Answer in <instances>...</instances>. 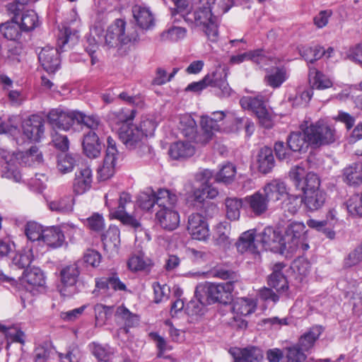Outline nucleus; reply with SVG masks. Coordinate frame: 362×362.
Listing matches in <instances>:
<instances>
[{"mask_svg":"<svg viewBox=\"0 0 362 362\" xmlns=\"http://www.w3.org/2000/svg\"><path fill=\"white\" fill-rule=\"evenodd\" d=\"M286 194V185L279 180H274L267 183L261 189L244 199L245 207L255 216L265 214L270 202H276Z\"/></svg>","mask_w":362,"mask_h":362,"instance_id":"obj_1","label":"nucleus"},{"mask_svg":"<svg viewBox=\"0 0 362 362\" xmlns=\"http://www.w3.org/2000/svg\"><path fill=\"white\" fill-rule=\"evenodd\" d=\"M200 3L202 6L182 13V17L189 25L200 28L209 40L216 42L218 37V18L213 12L214 8L211 2Z\"/></svg>","mask_w":362,"mask_h":362,"instance_id":"obj_2","label":"nucleus"},{"mask_svg":"<svg viewBox=\"0 0 362 362\" xmlns=\"http://www.w3.org/2000/svg\"><path fill=\"white\" fill-rule=\"evenodd\" d=\"M233 289L234 281H232L221 284L206 281L197 286L195 297L202 306L215 303L227 304L231 300Z\"/></svg>","mask_w":362,"mask_h":362,"instance_id":"obj_3","label":"nucleus"},{"mask_svg":"<svg viewBox=\"0 0 362 362\" xmlns=\"http://www.w3.org/2000/svg\"><path fill=\"white\" fill-rule=\"evenodd\" d=\"M115 192L109 191L105 196V204L108 207L110 214L119 220L124 225L129 226L135 229L141 227L139 221L127 209L134 208L132 196L129 193L122 192L119 194L117 202L115 199Z\"/></svg>","mask_w":362,"mask_h":362,"instance_id":"obj_4","label":"nucleus"},{"mask_svg":"<svg viewBox=\"0 0 362 362\" xmlns=\"http://www.w3.org/2000/svg\"><path fill=\"white\" fill-rule=\"evenodd\" d=\"M9 160H6L2 165V177L18 182L21 180V173L18 169L17 160L28 165H35L41 163L43 160L42 152L36 146H31L25 151L18 153L16 156H11Z\"/></svg>","mask_w":362,"mask_h":362,"instance_id":"obj_5","label":"nucleus"},{"mask_svg":"<svg viewBox=\"0 0 362 362\" xmlns=\"http://www.w3.org/2000/svg\"><path fill=\"white\" fill-rule=\"evenodd\" d=\"M76 33L72 35L70 28L64 27L58 36V48L49 46L43 47L38 54V59L43 69L48 73H54L59 67V52H63L64 46L69 42Z\"/></svg>","mask_w":362,"mask_h":362,"instance_id":"obj_6","label":"nucleus"},{"mask_svg":"<svg viewBox=\"0 0 362 362\" xmlns=\"http://www.w3.org/2000/svg\"><path fill=\"white\" fill-rule=\"evenodd\" d=\"M155 129V124L150 120L142 122L140 128L132 123H126L119 127L118 135L127 148L134 149L141 146L144 137L153 135Z\"/></svg>","mask_w":362,"mask_h":362,"instance_id":"obj_7","label":"nucleus"},{"mask_svg":"<svg viewBox=\"0 0 362 362\" xmlns=\"http://www.w3.org/2000/svg\"><path fill=\"white\" fill-rule=\"evenodd\" d=\"M103 38L105 45L108 47H117L120 45L136 42L139 35L134 28H127L124 20L116 19L108 26Z\"/></svg>","mask_w":362,"mask_h":362,"instance_id":"obj_8","label":"nucleus"},{"mask_svg":"<svg viewBox=\"0 0 362 362\" xmlns=\"http://www.w3.org/2000/svg\"><path fill=\"white\" fill-rule=\"evenodd\" d=\"M305 134L308 144L314 146L330 144L337 138L334 128L323 121H317L307 126Z\"/></svg>","mask_w":362,"mask_h":362,"instance_id":"obj_9","label":"nucleus"},{"mask_svg":"<svg viewBox=\"0 0 362 362\" xmlns=\"http://www.w3.org/2000/svg\"><path fill=\"white\" fill-rule=\"evenodd\" d=\"M305 226L302 222L294 221L286 228L285 235L283 238L284 250L290 252H294L298 249L303 251L309 248L306 240Z\"/></svg>","mask_w":362,"mask_h":362,"instance_id":"obj_10","label":"nucleus"},{"mask_svg":"<svg viewBox=\"0 0 362 362\" xmlns=\"http://www.w3.org/2000/svg\"><path fill=\"white\" fill-rule=\"evenodd\" d=\"M178 198L176 194L168 189H160L157 192L148 189L141 192L138 197V204L143 209L150 211L155 205L158 209L163 204H175L177 202Z\"/></svg>","mask_w":362,"mask_h":362,"instance_id":"obj_11","label":"nucleus"},{"mask_svg":"<svg viewBox=\"0 0 362 362\" xmlns=\"http://www.w3.org/2000/svg\"><path fill=\"white\" fill-rule=\"evenodd\" d=\"M80 260L64 264L59 270L58 290L64 296H71L76 293V283L80 275Z\"/></svg>","mask_w":362,"mask_h":362,"instance_id":"obj_12","label":"nucleus"},{"mask_svg":"<svg viewBox=\"0 0 362 362\" xmlns=\"http://www.w3.org/2000/svg\"><path fill=\"white\" fill-rule=\"evenodd\" d=\"M226 73L220 69H216L211 74L206 75L204 78L197 82H193L187 86V90L199 92L207 86L218 88L223 97L230 95L231 88L226 81Z\"/></svg>","mask_w":362,"mask_h":362,"instance_id":"obj_13","label":"nucleus"},{"mask_svg":"<svg viewBox=\"0 0 362 362\" xmlns=\"http://www.w3.org/2000/svg\"><path fill=\"white\" fill-rule=\"evenodd\" d=\"M256 308L257 302L254 298H240L234 300L232 305V326L238 329H245L247 327V322L244 317L252 314Z\"/></svg>","mask_w":362,"mask_h":362,"instance_id":"obj_14","label":"nucleus"},{"mask_svg":"<svg viewBox=\"0 0 362 362\" xmlns=\"http://www.w3.org/2000/svg\"><path fill=\"white\" fill-rule=\"evenodd\" d=\"M119 153L115 141L110 136L107 139V149L103 165L98 168V178L105 181L112 177L116 171Z\"/></svg>","mask_w":362,"mask_h":362,"instance_id":"obj_15","label":"nucleus"},{"mask_svg":"<svg viewBox=\"0 0 362 362\" xmlns=\"http://www.w3.org/2000/svg\"><path fill=\"white\" fill-rule=\"evenodd\" d=\"M28 0H16V4H10L8 11L14 14L11 21H7L0 25V31L4 37L10 41L18 40L23 30L20 24L17 21L18 16L24 4H27Z\"/></svg>","mask_w":362,"mask_h":362,"instance_id":"obj_16","label":"nucleus"},{"mask_svg":"<svg viewBox=\"0 0 362 362\" xmlns=\"http://www.w3.org/2000/svg\"><path fill=\"white\" fill-rule=\"evenodd\" d=\"M77 112L60 107L52 109L47 115V119L53 128L68 131L76 123Z\"/></svg>","mask_w":362,"mask_h":362,"instance_id":"obj_17","label":"nucleus"},{"mask_svg":"<svg viewBox=\"0 0 362 362\" xmlns=\"http://www.w3.org/2000/svg\"><path fill=\"white\" fill-rule=\"evenodd\" d=\"M175 204H163L160 206L156 213V219L158 224L165 230H173L176 229L180 224V214L175 209Z\"/></svg>","mask_w":362,"mask_h":362,"instance_id":"obj_18","label":"nucleus"},{"mask_svg":"<svg viewBox=\"0 0 362 362\" xmlns=\"http://www.w3.org/2000/svg\"><path fill=\"white\" fill-rule=\"evenodd\" d=\"M23 136L30 141L38 142L44 135V120L37 115H33L22 122Z\"/></svg>","mask_w":362,"mask_h":362,"instance_id":"obj_19","label":"nucleus"},{"mask_svg":"<svg viewBox=\"0 0 362 362\" xmlns=\"http://www.w3.org/2000/svg\"><path fill=\"white\" fill-rule=\"evenodd\" d=\"M187 230L193 239L198 240H205L209 236L208 223L205 218L199 213L189 216Z\"/></svg>","mask_w":362,"mask_h":362,"instance_id":"obj_20","label":"nucleus"},{"mask_svg":"<svg viewBox=\"0 0 362 362\" xmlns=\"http://www.w3.org/2000/svg\"><path fill=\"white\" fill-rule=\"evenodd\" d=\"M115 320L116 323L121 325L120 331L127 333L129 328L136 326L139 322V316L132 313L124 305L116 308L115 310Z\"/></svg>","mask_w":362,"mask_h":362,"instance_id":"obj_21","label":"nucleus"},{"mask_svg":"<svg viewBox=\"0 0 362 362\" xmlns=\"http://www.w3.org/2000/svg\"><path fill=\"white\" fill-rule=\"evenodd\" d=\"M284 267V263L274 264L272 268L273 272L268 277L269 286L274 288L279 294L285 293L288 289L287 279L281 272Z\"/></svg>","mask_w":362,"mask_h":362,"instance_id":"obj_22","label":"nucleus"},{"mask_svg":"<svg viewBox=\"0 0 362 362\" xmlns=\"http://www.w3.org/2000/svg\"><path fill=\"white\" fill-rule=\"evenodd\" d=\"M256 241L261 244L262 249L265 250L277 248L276 244L284 248L283 238L272 227H266L257 235Z\"/></svg>","mask_w":362,"mask_h":362,"instance_id":"obj_23","label":"nucleus"},{"mask_svg":"<svg viewBox=\"0 0 362 362\" xmlns=\"http://www.w3.org/2000/svg\"><path fill=\"white\" fill-rule=\"evenodd\" d=\"M132 13L137 25L142 30L152 29L155 25L153 14L148 7L135 5Z\"/></svg>","mask_w":362,"mask_h":362,"instance_id":"obj_24","label":"nucleus"},{"mask_svg":"<svg viewBox=\"0 0 362 362\" xmlns=\"http://www.w3.org/2000/svg\"><path fill=\"white\" fill-rule=\"evenodd\" d=\"M92 171L85 167L76 171L74 181V192L77 194H83L88 191L92 184Z\"/></svg>","mask_w":362,"mask_h":362,"instance_id":"obj_25","label":"nucleus"},{"mask_svg":"<svg viewBox=\"0 0 362 362\" xmlns=\"http://www.w3.org/2000/svg\"><path fill=\"white\" fill-rule=\"evenodd\" d=\"M235 362H262L264 358L262 351L256 346L236 349L230 353Z\"/></svg>","mask_w":362,"mask_h":362,"instance_id":"obj_26","label":"nucleus"},{"mask_svg":"<svg viewBox=\"0 0 362 362\" xmlns=\"http://www.w3.org/2000/svg\"><path fill=\"white\" fill-rule=\"evenodd\" d=\"M95 132L87 133L83 140V149L85 154L90 158L99 156L102 146L100 142V136Z\"/></svg>","mask_w":362,"mask_h":362,"instance_id":"obj_27","label":"nucleus"},{"mask_svg":"<svg viewBox=\"0 0 362 362\" xmlns=\"http://www.w3.org/2000/svg\"><path fill=\"white\" fill-rule=\"evenodd\" d=\"M42 242L52 248L62 247L65 242V237L60 226H52L44 229Z\"/></svg>","mask_w":362,"mask_h":362,"instance_id":"obj_28","label":"nucleus"},{"mask_svg":"<svg viewBox=\"0 0 362 362\" xmlns=\"http://www.w3.org/2000/svg\"><path fill=\"white\" fill-rule=\"evenodd\" d=\"M302 198L305 208L310 211H315L324 206L326 201V193L321 189H317L305 192Z\"/></svg>","mask_w":362,"mask_h":362,"instance_id":"obj_29","label":"nucleus"},{"mask_svg":"<svg viewBox=\"0 0 362 362\" xmlns=\"http://www.w3.org/2000/svg\"><path fill=\"white\" fill-rule=\"evenodd\" d=\"M201 125L203 132L199 136L198 141L202 144L209 142L212 139L214 132L221 129V124L207 115L202 117Z\"/></svg>","mask_w":362,"mask_h":362,"instance_id":"obj_30","label":"nucleus"},{"mask_svg":"<svg viewBox=\"0 0 362 362\" xmlns=\"http://www.w3.org/2000/svg\"><path fill=\"white\" fill-rule=\"evenodd\" d=\"M257 168L259 172L267 174L274 168L275 160L271 148L264 146L262 148L257 156Z\"/></svg>","mask_w":362,"mask_h":362,"instance_id":"obj_31","label":"nucleus"},{"mask_svg":"<svg viewBox=\"0 0 362 362\" xmlns=\"http://www.w3.org/2000/svg\"><path fill=\"white\" fill-rule=\"evenodd\" d=\"M322 332L323 328L322 326L312 327L299 338L298 346L305 351H309L313 348Z\"/></svg>","mask_w":362,"mask_h":362,"instance_id":"obj_32","label":"nucleus"},{"mask_svg":"<svg viewBox=\"0 0 362 362\" xmlns=\"http://www.w3.org/2000/svg\"><path fill=\"white\" fill-rule=\"evenodd\" d=\"M76 124H83L90 129V132H95L98 135L103 132V124L100 117L96 115H86L83 112H77Z\"/></svg>","mask_w":362,"mask_h":362,"instance_id":"obj_33","label":"nucleus"},{"mask_svg":"<svg viewBox=\"0 0 362 362\" xmlns=\"http://www.w3.org/2000/svg\"><path fill=\"white\" fill-rule=\"evenodd\" d=\"M178 129L184 136L189 139H195L197 142H199V136H197V124L190 115H180Z\"/></svg>","mask_w":362,"mask_h":362,"instance_id":"obj_34","label":"nucleus"},{"mask_svg":"<svg viewBox=\"0 0 362 362\" xmlns=\"http://www.w3.org/2000/svg\"><path fill=\"white\" fill-rule=\"evenodd\" d=\"M3 338L7 341V347L11 342L23 344L25 341L24 333L16 325L6 327L0 324V345L2 344Z\"/></svg>","mask_w":362,"mask_h":362,"instance_id":"obj_35","label":"nucleus"},{"mask_svg":"<svg viewBox=\"0 0 362 362\" xmlns=\"http://www.w3.org/2000/svg\"><path fill=\"white\" fill-rule=\"evenodd\" d=\"M194 147L189 141H179L171 144L169 154L175 160L187 158L193 156Z\"/></svg>","mask_w":362,"mask_h":362,"instance_id":"obj_36","label":"nucleus"},{"mask_svg":"<svg viewBox=\"0 0 362 362\" xmlns=\"http://www.w3.org/2000/svg\"><path fill=\"white\" fill-rule=\"evenodd\" d=\"M22 282L30 287H41L45 284V278L39 267H30L24 271Z\"/></svg>","mask_w":362,"mask_h":362,"instance_id":"obj_37","label":"nucleus"},{"mask_svg":"<svg viewBox=\"0 0 362 362\" xmlns=\"http://www.w3.org/2000/svg\"><path fill=\"white\" fill-rule=\"evenodd\" d=\"M74 205V199L72 195H64L55 199L48 203L49 209L52 211L61 214H69L72 212Z\"/></svg>","mask_w":362,"mask_h":362,"instance_id":"obj_38","label":"nucleus"},{"mask_svg":"<svg viewBox=\"0 0 362 362\" xmlns=\"http://www.w3.org/2000/svg\"><path fill=\"white\" fill-rule=\"evenodd\" d=\"M255 230H249L242 233L239 238L238 242L237 243L238 250L241 252L249 251L252 253L258 252L257 246L255 244Z\"/></svg>","mask_w":362,"mask_h":362,"instance_id":"obj_39","label":"nucleus"},{"mask_svg":"<svg viewBox=\"0 0 362 362\" xmlns=\"http://www.w3.org/2000/svg\"><path fill=\"white\" fill-rule=\"evenodd\" d=\"M286 198L281 202V209L286 216H294L300 209L303 203L302 197L296 194H290L286 192Z\"/></svg>","mask_w":362,"mask_h":362,"instance_id":"obj_40","label":"nucleus"},{"mask_svg":"<svg viewBox=\"0 0 362 362\" xmlns=\"http://www.w3.org/2000/svg\"><path fill=\"white\" fill-rule=\"evenodd\" d=\"M119 235V229L115 226H110L106 233L102 235L105 249L117 250L120 244Z\"/></svg>","mask_w":362,"mask_h":362,"instance_id":"obj_41","label":"nucleus"},{"mask_svg":"<svg viewBox=\"0 0 362 362\" xmlns=\"http://www.w3.org/2000/svg\"><path fill=\"white\" fill-rule=\"evenodd\" d=\"M309 80L312 87L319 90L329 88L333 84L328 76L315 68L310 69Z\"/></svg>","mask_w":362,"mask_h":362,"instance_id":"obj_42","label":"nucleus"},{"mask_svg":"<svg viewBox=\"0 0 362 362\" xmlns=\"http://www.w3.org/2000/svg\"><path fill=\"white\" fill-rule=\"evenodd\" d=\"M243 200L237 197H228L225 200L226 217L230 221H237L240 216Z\"/></svg>","mask_w":362,"mask_h":362,"instance_id":"obj_43","label":"nucleus"},{"mask_svg":"<svg viewBox=\"0 0 362 362\" xmlns=\"http://www.w3.org/2000/svg\"><path fill=\"white\" fill-rule=\"evenodd\" d=\"M303 133L300 132H292L288 139V148L293 152L300 151L304 147L308 146V139L305 134V128L303 129Z\"/></svg>","mask_w":362,"mask_h":362,"instance_id":"obj_44","label":"nucleus"},{"mask_svg":"<svg viewBox=\"0 0 362 362\" xmlns=\"http://www.w3.org/2000/svg\"><path fill=\"white\" fill-rule=\"evenodd\" d=\"M344 181L349 185L362 183V164L354 163L344 170Z\"/></svg>","mask_w":362,"mask_h":362,"instance_id":"obj_45","label":"nucleus"},{"mask_svg":"<svg viewBox=\"0 0 362 362\" xmlns=\"http://www.w3.org/2000/svg\"><path fill=\"white\" fill-rule=\"evenodd\" d=\"M240 103L243 108L252 110L255 115L262 109H266L265 102L262 95L243 97Z\"/></svg>","mask_w":362,"mask_h":362,"instance_id":"obj_46","label":"nucleus"},{"mask_svg":"<svg viewBox=\"0 0 362 362\" xmlns=\"http://www.w3.org/2000/svg\"><path fill=\"white\" fill-rule=\"evenodd\" d=\"M286 79V70L279 67L272 69L265 76V81L267 85L274 88L280 87Z\"/></svg>","mask_w":362,"mask_h":362,"instance_id":"obj_47","label":"nucleus"},{"mask_svg":"<svg viewBox=\"0 0 362 362\" xmlns=\"http://www.w3.org/2000/svg\"><path fill=\"white\" fill-rule=\"evenodd\" d=\"M96 287L98 288H112L115 291H126V285L122 282L117 275L108 278H101L96 281Z\"/></svg>","mask_w":362,"mask_h":362,"instance_id":"obj_48","label":"nucleus"},{"mask_svg":"<svg viewBox=\"0 0 362 362\" xmlns=\"http://www.w3.org/2000/svg\"><path fill=\"white\" fill-rule=\"evenodd\" d=\"M34 259L33 250L30 247H26L17 252L12 259L13 264L19 268L28 267Z\"/></svg>","mask_w":362,"mask_h":362,"instance_id":"obj_49","label":"nucleus"},{"mask_svg":"<svg viewBox=\"0 0 362 362\" xmlns=\"http://www.w3.org/2000/svg\"><path fill=\"white\" fill-rule=\"evenodd\" d=\"M187 30L179 26H172L160 34L162 41L177 42L185 37Z\"/></svg>","mask_w":362,"mask_h":362,"instance_id":"obj_50","label":"nucleus"},{"mask_svg":"<svg viewBox=\"0 0 362 362\" xmlns=\"http://www.w3.org/2000/svg\"><path fill=\"white\" fill-rule=\"evenodd\" d=\"M44 229L42 226L35 222H28L25 226V233L28 239L32 242H42Z\"/></svg>","mask_w":362,"mask_h":362,"instance_id":"obj_51","label":"nucleus"},{"mask_svg":"<svg viewBox=\"0 0 362 362\" xmlns=\"http://www.w3.org/2000/svg\"><path fill=\"white\" fill-rule=\"evenodd\" d=\"M235 173V167L232 163H226L216 173L215 180L218 182L230 183L233 180Z\"/></svg>","mask_w":362,"mask_h":362,"instance_id":"obj_52","label":"nucleus"},{"mask_svg":"<svg viewBox=\"0 0 362 362\" xmlns=\"http://www.w3.org/2000/svg\"><path fill=\"white\" fill-rule=\"evenodd\" d=\"M320 181L318 176L314 173H308L301 185L298 187L305 192H313L320 189Z\"/></svg>","mask_w":362,"mask_h":362,"instance_id":"obj_53","label":"nucleus"},{"mask_svg":"<svg viewBox=\"0 0 362 362\" xmlns=\"http://www.w3.org/2000/svg\"><path fill=\"white\" fill-rule=\"evenodd\" d=\"M95 313L96 325L102 326L111 317L115 310L114 308L112 306L98 304L95 306Z\"/></svg>","mask_w":362,"mask_h":362,"instance_id":"obj_54","label":"nucleus"},{"mask_svg":"<svg viewBox=\"0 0 362 362\" xmlns=\"http://www.w3.org/2000/svg\"><path fill=\"white\" fill-rule=\"evenodd\" d=\"M348 212L353 216H362V192L351 196L346 202Z\"/></svg>","mask_w":362,"mask_h":362,"instance_id":"obj_55","label":"nucleus"},{"mask_svg":"<svg viewBox=\"0 0 362 362\" xmlns=\"http://www.w3.org/2000/svg\"><path fill=\"white\" fill-rule=\"evenodd\" d=\"M300 53L305 61L309 63H313L324 55L325 50L320 46H315L313 47H305L300 50Z\"/></svg>","mask_w":362,"mask_h":362,"instance_id":"obj_56","label":"nucleus"},{"mask_svg":"<svg viewBox=\"0 0 362 362\" xmlns=\"http://www.w3.org/2000/svg\"><path fill=\"white\" fill-rule=\"evenodd\" d=\"M20 118L17 115L10 116L6 121L0 122V134L15 135L18 132Z\"/></svg>","mask_w":362,"mask_h":362,"instance_id":"obj_57","label":"nucleus"},{"mask_svg":"<svg viewBox=\"0 0 362 362\" xmlns=\"http://www.w3.org/2000/svg\"><path fill=\"white\" fill-rule=\"evenodd\" d=\"M21 19V25H20L24 31H29L34 29L38 23L37 13L33 10L25 11L22 14Z\"/></svg>","mask_w":362,"mask_h":362,"instance_id":"obj_58","label":"nucleus"},{"mask_svg":"<svg viewBox=\"0 0 362 362\" xmlns=\"http://www.w3.org/2000/svg\"><path fill=\"white\" fill-rule=\"evenodd\" d=\"M286 351V358L288 362H303L306 355L305 351L302 350L298 344L287 347Z\"/></svg>","mask_w":362,"mask_h":362,"instance_id":"obj_59","label":"nucleus"},{"mask_svg":"<svg viewBox=\"0 0 362 362\" xmlns=\"http://www.w3.org/2000/svg\"><path fill=\"white\" fill-rule=\"evenodd\" d=\"M74 165L75 159L71 155H61L58 158L57 169L63 174L72 171Z\"/></svg>","mask_w":362,"mask_h":362,"instance_id":"obj_60","label":"nucleus"},{"mask_svg":"<svg viewBox=\"0 0 362 362\" xmlns=\"http://www.w3.org/2000/svg\"><path fill=\"white\" fill-rule=\"evenodd\" d=\"M230 225L228 223H221L216 228L214 238L218 245H226L228 243Z\"/></svg>","mask_w":362,"mask_h":362,"instance_id":"obj_61","label":"nucleus"},{"mask_svg":"<svg viewBox=\"0 0 362 362\" xmlns=\"http://www.w3.org/2000/svg\"><path fill=\"white\" fill-rule=\"evenodd\" d=\"M152 288L154 293V302L159 303L168 299L170 293V288L166 284H160L158 282H153Z\"/></svg>","mask_w":362,"mask_h":362,"instance_id":"obj_62","label":"nucleus"},{"mask_svg":"<svg viewBox=\"0 0 362 362\" xmlns=\"http://www.w3.org/2000/svg\"><path fill=\"white\" fill-rule=\"evenodd\" d=\"M306 175L305 168L299 165L294 166L289 172V177L297 189L301 185Z\"/></svg>","mask_w":362,"mask_h":362,"instance_id":"obj_63","label":"nucleus"},{"mask_svg":"<svg viewBox=\"0 0 362 362\" xmlns=\"http://www.w3.org/2000/svg\"><path fill=\"white\" fill-rule=\"evenodd\" d=\"M362 262V248L361 246L355 248L344 259V267H351Z\"/></svg>","mask_w":362,"mask_h":362,"instance_id":"obj_64","label":"nucleus"}]
</instances>
